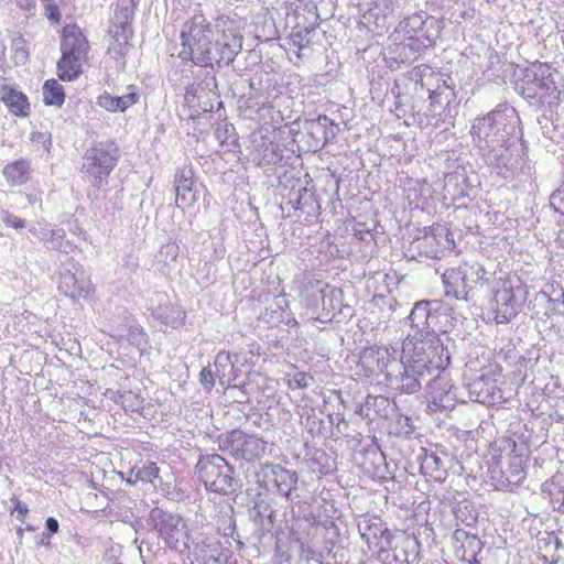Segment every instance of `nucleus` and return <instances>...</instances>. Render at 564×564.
I'll list each match as a JSON object with an SVG mask.
<instances>
[{
  "instance_id": "obj_44",
  "label": "nucleus",
  "mask_w": 564,
  "mask_h": 564,
  "mask_svg": "<svg viewBox=\"0 0 564 564\" xmlns=\"http://www.w3.org/2000/svg\"><path fill=\"white\" fill-rule=\"evenodd\" d=\"M315 127L323 130L324 143L333 142L339 131L338 124L325 115L318 116Z\"/></svg>"
},
{
  "instance_id": "obj_62",
  "label": "nucleus",
  "mask_w": 564,
  "mask_h": 564,
  "mask_svg": "<svg viewBox=\"0 0 564 564\" xmlns=\"http://www.w3.org/2000/svg\"><path fill=\"white\" fill-rule=\"evenodd\" d=\"M20 9L24 11H32L35 8V0H15Z\"/></svg>"
},
{
  "instance_id": "obj_8",
  "label": "nucleus",
  "mask_w": 564,
  "mask_h": 564,
  "mask_svg": "<svg viewBox=\"0 0 564 564\" xmlns=\"http://www.w3.org/2000/svg\"><path fill=\"white\" fill-rule=\"evenodd\" d=\"M399 26L406 35L403 50H409L412 54L433 46L441 33L437 20L423 11L408 17Z\"/></svg>"
},
{
  "instance_id": "obj_17",
  "label": "nucleus",
  "mask_w": 564,
  "mask_h": 564,
  "mask_svg": "<svg viewBox=\"0 0 564 564\" xmlns=\"http://www.w3.org/2000/svg\"><path fill=\"white\" fill-rule=\"evenodd\" d=\"M442 282L445 286V295L456 300L473 302L474 292L466 280L462 270V263L458 267L449 268L442 274Z\"/></svg>"
},
{
  "instance_id": "obj_56",
  "label": "nucleus",
  "mask_w": 564,
  "mask_h": 564,
  "mask_svg": "<svg viewBox=\"0 0 564 564\" xmlns=\"http://www.w3.org/2000/svg\"><path fill=\"white\" fill-rule=\"evenodd\" d=\"M308 33L310 30L307 28L293 32L291 35L292 44L296 46L300 51L303 50L305 47V45L303 44V40Z\"/></svg>"
},
{
  "instance_id": "obj_48",
  "label": "nucleus",
  "mask_w": 564,
  "mask_h": 564,
  "mask_svg": "<svg viewBox=\"0 0 564 564\" xmlns=\"http://www.w3.org/2000/svg\"><path fill=\"white\" fill-rule=\"evenodd\" d=\"M160 468L155 463L149 462L135 471V479L142 482H154V479L159 477Z\"/></svg>"
},
{
  "instance_id": "obj_6",
  "label": "nucleus",
  "mask_w": 564,
  "mask_h": 564,
  "mask_svg": "<svg viewBox=\"0 0 564 564\" xmlns=\"http://www.w3.org/2000/svg\"><path fill=\"white\" fill-rule=\"evenodd\" d=\"M301 294L305 299L306 305L312 308H317L321 300L322 310L317 319L322 323H343L350 319L355 314L354 308L344 303L343 290L330 286L322 280L308 278Z\"/></svg>"
},
{
  "instance_id": "obj_5",
  "label": "nucleus",
  "mask_w": 564,
  "mask_h": 564,
  "mask_svg": "<svg viewBox=\"0 0 564 564\" xmlns=\"http://www.w3.org/2000/svg\"><path fill=\"white\" fill-rule=\"evenodd\" d=\"M445 339L447 344L437 335L424 337L409 335L402 344V357L433 376L444 370L451 361L448 344H452V340L448 337Z\"/></svg>"
},
{
  "instance_id": "obj_45",
  "label": "nucleus",
  "mask_w": 564,
  "mask_h": 564,
  "mask_svg": "<svg viewBox=\"0 0 564 564\" xmlns=\"http://www.w3.org/2000/svg\"><path fill=\"white\" fill-rule=\"evenodd\" d=\"M550 207L557 215L556 223L564 227V185H560L550 195Z\"/></svg>"
},
{
  "instance_id": "obj_38",
  "label": "nucleus",
  "mask_w": 564,
  "mask_h": 564,
  "mask_svg": "<svg viewBox=\"0 0 564 564\" xmlns=\"http://www.w3.org/2000/svg\"><path fill=\"white\" fill-rule=\"evenodd\" d=\"M217 87L215 76H208L200 83H193L186 88L185 98L194 102V98L200 99L207 97L210 91Z\"/></svg>"
},
{
  "instance_id": "obj_12",
  "label": "nucleus",
  "mask_w": 564,
  "mask_h": 564,
  "mask_svg": "<svg viewBox=\"0 0 564 564\" xmlns=\"http://www.w3.org/2000/svg\"><path fill=\"white\" fill-rule=\"evenodd\" d=\"M151 520L167 547L180 553L188 549L187 525L181 516L154 509L151 511Z\"/></svg>"
},
{
  "instance_id": "obj_37",
  "label": "nucleus",
  "mask_w": 564,
  "mask_h": 564,
  "mask_svg": "<svg viewBox=\"0 0 564 564\" xmlns=\"http://www.w3.org/2000/svg\"><path fill=\"white\" fill-rule=\"evenodd\" d=\"M43 100L47 106L61 107L65 101L63 86L56 79H48L43 86Z\"/></svg>"
},
{
  "instance_id": "obj_47",
  "label": "nucleus",
  "mask_w": 564,
  "mask_h": 564,
  "mask_svg": "<svg viewBox=\"0 0 564 564\" xmlns=\"http://www.w3.org/2000/svg\"><path fill=\"white\" fill-rule=\"evenodd\" d=\"M263 77H253L249 80V88H250V98H263L268 99L270 97V94L268 89L271 87V80L269 76L265 78V83L268 84L267 87L263 86Z\"/></svg>"
},
{
  "instance_id": "obj_57",
  "label": "nucleus",
  "mask_w": 564,
  "mask_h": 564,
  "mask_svg": "<svg viewBox=\"0 0 564 564\" xmlns=\"http://www.w3.org/2000/svg\"><path fill=\"white\" fill-rule=\"evenodd\" d=\"M12 46L14 48L15 57L17 58H19L20 61H25L28 58L29 52L24 47V40L23 39H15V40H13Z\"/></svg>"
},
{
  "instance_id": "obj_18",
  "label": "nucleus",
  "mask_w": 564,
  "mask_h": 564,
  "mask_svg": "<svg viewBox=\"0 0 564 564\" xmlns=\"http://www.w3.org/2000/svg\"><path fill=\"white\" fill-rule=\"evenodd\" d=\"M194 172L192 167H178L174 174V187L176 193L175 203L178 207H191L196 200V191L194 189Z\"/></svg>"
},
{
  "instance_id": "obj_35",
  "label": "nucleus",
  "mask_w": 564,
  "mask_h": 564,
  "mask_svg": "<svg viewBox=\"0 0 564 564\" xmlns=\"http://www.w3.org/2000/svg\"><path fill=\"white\" fill-rule=\"evenodd\" d=\"M426 89L430 93L431 111L433 112H437L443 107L444 100L449 104L454 97L452 87L445 80H443V85H437L434 89L430 86Z\"/></svg>"
},
{
  "instance_id": "obj_30",
  "label": "nucleus",
  "mask_w": 564,
  "mask_h": 564,
  "mask_svg": "<svg viewBox=\"0 0 564 564\" xmlns=\"http://www.w3.org/2000/svg\"><path fill=\"white\" fill-rule=\"evenodd\" d=\"M30 232L42 240L47 249L67 253L68 248L72 247L70 242L66 239L65 230L62 228L52 230H37L36 228H32Z\"/></svg>"
},
{
  "instance_id": "obj_23",
  "label": "nucleus",
  "mask_w": 564,
  "mask_h": 564,
  "mask_svg": "<svg viewBox=\"0 0 564 564\" xmlns=\"http://www.w3.org/2000/svg\"><path fill=\"white\" fill-rule=\"evenodd\" d=\"M437 304L433 300L417 301L410 312L409 319L412 329L415 330L416 337L429 336V325L433 322L430 318L433 306Z\"/></svg>"
},
{
  "instance_id": "obj_26",
  "label": "nucleus",
  "mask_w": 564,
  "mask_h": 564,
  "mask_svg": "<svg viewBox=\"0 0 564 564\" xmlns=\"http://www.w3.org/2000/svg\"><path fill=\"white\" fill-rule=\"evenodd\" d=\"M149 310L153 318L173 328L181 326L185 319V312L180 306H174L167 301L165 303L160 302L158 306H150Z\"/></svg>"
},
{
  "instance_id": "obj_42",
  "label": "nucleus",
  "mask_w": 564,
  "mask_h": 564,
  "mask_svg": "<svg viewBox=\"0 0 564 564\" xmlns=\"http://www.w3.org/2000/svg\"><path fill=\"white\" fill-rule=\"evenodd\" d=\"M238 360V355H230L226 351H220L216 355L215 358V368L216 373L221 379L223 377H226L227 375H230L234 370L235 362Z\"/></svg>"
},
{
  "instance_id": "obj_43",
  "label": "nucleus",
  "mask_w": 564,
  "mask_h": 564,
  "mask_svg": "<svg viewBox=\"0 0 564 564\" xmlns=\"http://www.w3.org/2000/svg\"><path fill=\"white\" fill-rule=\"evenodd\" d=\"M457 389L445 393L441 398H437L436 401H431L429 408L432 410H441V411H449L453 410L458 401L465 402L462 397H458Z\"/></svg>"
},
{
  "instance_id": "obj_60",
  "label": "nucleus",
  "mask_w": 564,
  "mask_h": 564,
  "mask_svg": "<svg viewBox=\"0 0 564 564\" xmlns=\"http://www.w3.org/2000/svg\"><path fill=\"white\" fill-rule=\"evenodd\" d=\"M14 511L18 512V519L23 521L25 516L29 512V508L25 503L21 502L19 499L14 500Z\"/></svg>"
},
{
  "instance_id": "obj_7",
  "label": "nucleus",
  "mask_w": 564,
  "mask_h": 564,
  "mask_svg": "<svg viewBox=\"0 0 564 564\" xmlns=\"http://www.w3.org/2000/svg\"><path fill=\"white\" fill-rule=\"evenodd\" d=\"M195 468L198 479L208 491L224 496L236 491L237 480L234 478V466L219 454L199 456Z\"/></svg>"
},
{
  "instance_id": "obj_29",
  "label": "nucleus",
  "mask_w": 564,
  "mask_h": 564,
  "mask_svg": "<svg viewBox=\"0 0 564 564\" xmlns=\"http://www.w3.org/2000/svg\"><path fill=\"white\" fill-rule=\"evenodd\" d=\"M2 174L11 186L25 184L31 178V162L26 159H19L8 163Z\"/></svg>"
},
{
  "instance_id": "obj_58",
  "label": "nucleus",
  "mask_w": 564,
  "mask_h": 564,
  "mask_svg": "<svg viewBox=\"0 0 564 564\" xmlns=\"http://www.w3.org/2000/svg\"><path fill=\"white\" fill-rule=\"evenodd\" d=\"M402 423L401 430L398 432L404 436H410L414 432L412 420L408 416L400 417L399 424Z\"/></svg>"
},
{
  "instance_id": "obj_20",
  "label": "nucleus",
  "mask_w": 564,
  "mask_h": 564,
  "mask_svg": "<svg viewBox=\"0 0 564 564\" xmlns=\"http://www.w3.org/2000/svg\"><path fill=\"white\" fill-rule=\"evenodd\" d=\"M0 100L8 107L11 113L18 117L30 115V102L28 97L7 79L0 80Z\"/></svg>"
},
{
  "instance_id": "obj_11",
  "label": "nucleus",
  "mask_w": 564,
  "mask_h": 564,
  "mask_svg": "<svg viewBox=\"0 0 564 564\" xmlns=\"http://www.w3.org/2000/svg\"><path fill=\"white\" fill-rule=\"evenodd\" d=\"M217 444L223 453L247 462L260 458L267 449V442L240 430L221 433L217 437Z\"/></svg>"
},
{
  "instance_id": "obj_22",
  "label": "nucleus",
  "mask_w": 564,
  "mask_h": 564,
  "mask_svg": "<svg viewBox=\"0 0 564 564\" xmlns=\"http://www.w3.org/2000/svg\"><path fill=\"white\" fill-rule=\"evenodd\" d=\"M377 369L384 375L386 381L389 382L393 378V373L402 368V354L393 346L378 347L375 352Z\"/></svg>"
},
{
  "instance_id": "obj_25",
  "label": "nucleus",
  "mask_w": 564,
  "mask_h": 564,
  "mask_svg": "<svg viewBox=\"0 0 564 564\" xmlns=\"http://www.w3.org/2000/svg\"><path fill=\"white\" fill-rule=\"evenodd\" d=\"M437 304L433 306L430 318H433L429 325V336L436 333H447L454 326V310L442 300H434Z\"/></svg>"
},
{
  "instance_id": "obj_31",
  "label": "nucleus",
  "mask_w": 564,
  "mask_h": 564,
  "mask_svg": "<svg viewBox=\"0 0 564 564\" xmlns=\"http://www.w3.org/2000/svg\"><path fill=\"white\" fill-rule=\"evenodd\" d=\"M542 134L555 144L564 143V123L551 116L543 115L538 119Z\"/></svg>"
},
{
  "instance_id": "obj_52",
  "label": "nucleus",
  "mask_w": 564,
  "mask_h": 564,
  "mask_svg": "<svg viewBox=\"0 0 564 564\" xmlns=\"http://www.w3.org/2000/svg\"><path fill=\"white\" fill-rule=\"evenodd\" d=\"M401 4V0H373L375 9L378 10V14L387 17L395 11Z\"/></svg>"
},
{
  "instance_id": "obj_39",
  "label": "nucleus",
  "mask_w": 564,
  "mask_h": 564,
  "mask_svg": "<svg viewBox=\"0 0 564 564\" xmlns=\"http://www.w3.org/2000/svg\"><path fill=\"white\" fill-rule=\"evenodd\" d=\"M426 387L429 388L431 401H436L437 398L455 389L447 377L441 376L440 372H435L431 376V380H429Z\"/></svg>"
},
{
  "instance_id": "obj_3",
  "label": "nucleus",
  "mask_w": 564,
  "mask_h": 564,
  "mask_svg": "<svg viewBox=\"0 0 564 564\" xmlns=\"http://www.w3.org/2000/svg\"><path fill=\"white\" fill-rule=\"evenodd\" d=\"M513 77L514 90L531 106L552 107L558 104L562 91L547 64L536 61L525 67H517Z\"/></svg>"
},
{
  "instance_id": "obj_15",
  "label": "nucleus",
  "mask_w": 564,
  "mask_h": 564,
  "mask_svg": "<svg viewBox=\"0 0 564 564\" xmlns=\"http://www.w3.org/2000/svg\"><path fill=\"white\" fill-rule=\"evenodd\" d=\"M470 401L486 405H499L507 401L503 391L491 375H481L467 384Z\"/></svg>"
},
{
  "instance_id": "obj_41",
  "label": "nucleus",
  "mask_w": 564,
  "mask_h": 564,
  "mask_svg": "<svg viewBox=\"0 0 564 564\" xmlns=\"http://www.w3.org/2000/svg\"><path fill=\"white\" fill-rule=\"evenodd\" d=\"M256 159L259 161V164L262 166L265 165H275L281 162L283 159L282 150L278 144L270 142L262 150L257 151Z\"/></svg>"
},
{
  "instance_id": "obj_16",
  "label": "nucleus",
  "mask_w": 564,
  "mask_h": 564,
  "mask_svg": "<svg viewBox=\"0 0 564 564\" xmlns=\"http://www.w3.org/2000/svg\"><path fill=\"white\" fill-rule=\"evenodd\" d=\"M275 500L269 497H261L254 500V505L250 510V517L258 527L260 536L272 533L276 522Z\"/></svg>"
},
{
  "instance_id": "obj_64",
  "label": "nucleus",
  "mask_w": 564,
  "mask_h": 564,
  "mask_svg": "<svg viewBox=\"0 0 564 564\" xmlns=\"http://www.w3.org/2000/svg\"><path fill=\"white\" fill-rule=\"evenodd\" d=\"M403 555H404V562H406V564H417L419 552H413L412 556L410 557L408 552L405 550H403Z\"/></svg>"
},
{
  "instance_id": "obj_61",
  "label": "nucleus",
  "mask_w": 564,
  "mask_h": 564,
  "mask_svg": "<svg viewBox=\"0 0 564 564\" xmlns=\"http://www.w3.org/2000/svg\"><path fill=\"white\" fill-rule=\"evenodd\" d=\"M45 529L46 533L51 535L57 533L59 529L58 521L54 517H48L45 521Z\"/></svg>"
},
{
  "instance_id": "obj_19",
  "label": "nucleus",
  "mask_w": 564,
  "mask_h": 564,
  "mask_svg": "<svg viewBox=\"0 0 564 564\" xmlns=\"http://www.w3.org/2000/svg\"><path fill=\"white\" fill-rule=\"evenodd\" d=\"M88 50V41L77 26L73 25L64 29L61 42V52L64 55L85 61Z\"/></svg>"
},
{
  "instance_id": "obj_33",
  "label": "nucleus",
  "mask_w": 564,
  "mask_h": 564,
  "mask_svg": "<svg viewBox=\"0 0 564 564\" xmlns=\"http://www.w3.org/2000/svg\"><path fill=\"white\" fill-rule=\"evenodd\" d=\"M180 248L175 242H169L161 247L159 252L155 256L158 261L159 270L162 274H170L171 270L174 267V262L178 257Z\"/></svg>"
},
{
  "instance_id": "obj_2",
  "label": "nucleus",
  "mask_w": 564,
  "mask_h": 564,
  "mask_svg": "<svg viewBox=\"0 0 564 564\" xmlns=\"http://www.w3.org/2000/svg\"><path fill=\"white\" fill-rule=\"evenodd\" d=\"M215 30L217 39L213 43L212 25L203 13L186 20L181 31L180 57L204 67L231 64L242 48V35L226 15L216 19Z\"/></svg>"
},
{
  "instance_id": "obj_63",
  "label": "nucleus",
  "mask_w": 564,
  "mask_h": 564,
  "mask_svg": "<svg viewBox=\"0 0 564 564\" xmlns=\"http://www.w3.org/2000/svg\"><path fill=\"white\" fill-rule=\"evenodd\" d=\"M446 230L438 226L437 228L433 229V232H432V236H426L425 237V243H429V242H433L436 238V236H442Z\"/></svg>"
},
{
  "instance_id": "obj_4",
  "label": "nucleus",
  "mask_w": 564,
  "mask_h": 564,
  "mask_svg": "<svg viewBox=\"0 0 564 564\" xmlns=\"http://www.w3.org/2000/svg\"><path fill=\"white\" fill-rule=\"evenodd\" d=\"M528 286L517 276H499L488 292V308L496 324L511 323L528 300Z\"/></svg>"
},
{
  "instance_id": "obj_1",
  "label": "nucleus",
  "mask_w": 564,
  "mask_h": 564,
  "mask_svg": "<svg viewBox=\"0 0 564 564\" xmlns=\"http://www.w3.org/2000/svg\"><path fill=\"white\" fill-rule=\"evenodd\" d=\"M517 109L499 104L473 122L470 134L486 163L505 180L512 178L520 166L517 141L522 135Z\"/></svg>"
},
{
  "instance_id": "obj_51",
  "label": "nucleus",
  "mask_w": 564,
  "mask_h": 564,
  "mask_svg": "<svg viewBox=\"0 0 564 564\" xmlns=\"http://www.w3.org/2000/svg\"><path fill=\"white\" fill-rule=\"evenodd\" d=\"M312 202L313 193L306 187L300 188L296 197H290V203L293 204L295 209H302L304 206L310 205Z\"/></svg>"
},
{
  "instance_id": "obj_50",
  "label": "nucleus",
  "mask_w": 564,
  "mask_h": 564,
  "mask_svg": "<svg viewBox=\"0 0 564 564\" xmlns=\"http://www.w3.org/2000/svg\"><path fill=\"white\" fill-rule=\"evenodd\" d=\"M434 75V72L433 69L425 65V64H422V65H419V66H415L411 73H410V78L415 82V84H420L423 87H426L427 88V84L424 83V78L426 76H433Z\"/></svg>"
},
{
  "instance_id": "obj_13",
  "label": "nucleus",
  "mask_w": 564,
  "mask_h": 564,
  "mask_svg": "<svg viewBox=\"0 0 564 564\" xmlns=\"http://www.w3.org/2000/svg\"><path fill=\"white\" fill-rule=\"evenodd\" d=\"M58 290L65 296L76 300L86 299L93 289L84 268L69 259L61 267Z\"/></svg>"
},
{
  "instance_id": "obj_49",
  "label": "nucleus",
  "mask_w": 564,
  "mask_h": 564,
  "mask_svg": "<svg viewBox=\"0 0 564 564\" xmlns=\"http://www.w3.org/2000/svg\"><path fill=\"white\" fill-rule=\"evenodd\" d=\"M314 381L311 373L297 371L289 379V387L291 389H304L310 387Z\"/></svg>"
},
{
  "instance_id": "obj_9",
  "label": "nucleus",
  "mask_w": 564,
  "mask_h": 564,
  "mask_svg": "<svg viewBox=\"0 0 564 564\" xmlns=\"http://www.w3.org/2000/svg\"><path fill=\"white\" fill-rule=\"evenodd\" d=\"M119 158V148L113 141L99 142L86 151L83 171L93 178L94 186H100L107 183Z\"/></svg>"
},
{
  "instance_id": "obj_21",
  "label": "nucleus",
  "mask_w": 564,
  "mask_h": 564,
  "mask_svg": "<svg viewBox=\"0 0 564 564\" xmlns=\"http://www.w3.org/2000/svg\"><path fill=\"white\" fill-rule=\"evenodd\" d=\"M462 270L466 275V280L470 285L471 292H474V299L476 297L477 292L485 286L489 292L492 281L498 279L494 271H490L484 264L478 262H463Z\"/></svg>"
},
{
  "instance_id": "obj_46",
  "label": "nucleus",
  "mask_w": 564,
  "mask_h": 564,
  "mask_svg": "<svg viewBox=\"0 0 564 564\" xmlns=\"http://www.w3.org/2000/svg\"><path fill=\"white\" fill-rule=\"evenodd\" d=\"M128 341L141 352L147 348L148 335L140 325H131L127 334Z\"/></svg>"
},
{
  "instance_id": "obj_36",
  "label": "nucleus",
  "mask_w": 564,
  "mask_h": 564,
  "mask_svg": "<svg viewBox=\"0 0 564 564\" xmlns=\"http://www.w3.org/2000/svg\"><path fill=\"white\" fill-rule=\"evenodd\" d=\"M539 296L547 302L546 313L552 315L564 316V291L561 288H553L552 292L541 291Z\"/></svg>"
},
{
  "instance_id": "obj_40",
  "label": "nucleus",
  "mask_w": 564,
  "mask_h": 564,
  "mask_svg": "<svg viewBox=\"0 0 564 564\" xmlns=\"http://www.w3.org/2000/svg\"><path fill=\"white\" fill-rule=\"evenodd\" d=\"M217 529L224 536L234 539L239 549H242L243 542L241 541L240 535L237 533L236 521L232 517V509H230V512H225L219 517Z\"/></svg>"
},
{
  "instance_id": "obj_55",
  "label": "nucleus",
  "mask_w": 564,
  "mask_h": 564,
  "mask_svg": "<svg viewBox=\"0 0 564 564\" xmlns=\"http://www.w3.org/2000/svg\"><path fill=\"white\" fill-rule=\"evenodd\" d=\"M199 382L206 391H210L215 384L214 373L210 368H203L199 372Z\"/></svg>"
},
{
  "instance_id": "obj_59",
  "label": "nucleus",
  "mask_w": 564,
  "mask_h": 564,
  "mask_svg": "<svg viewBox=\"0 0 564 564\" xmlns=\"http://www.w3.org/2000/svg\"><path fill=\"white\" fill-rule=\"evenodd\" d=\"M45 9L47 19L54 23H58L61 20V12L57 6L47 3Z\"/></svg>"
},
{
  "instance_id": "obj_10",
  "label": "nucleus",
  "mask_w": 564,
  "mask_h": 564,
  "mask_svg": "<svg viewBox=\"0 0 564 564\" xmlns=\"http://www.w3.org/2000/svg\"><path fill=\"white\" fill-rule=\"evenodd\" d=\"M254 481L267 491L276 492L291 502H299V496L294 495L299 475L294 470H289L278 464H262L254 473Z\"/></svg>"
},
{
  "instance_id": "obj_34",
  "label": "nucleus",
  "mask_w": 564,
  "mask_h": 564,
  "mask_svg": "<svg viewBox=\"0 0 564 564\" xmlns=\"http://www.w3.org/2000/svg\"><path fill=\"white\" fill-rule=\"evenodd\" d=\"M109 32L115 40L110 50L119 56H124L127 53L129 39L131 36V30L128 25V22H121L119 25L115 24L113 29H110Z\"/></svg>"
},
{
  "instance_id": "obj_27",
  "label": "nucleus",
  "mask_w": 564,
  "mask_h": 564,
  "mask_svg": "<svg viewBox=\"0 0 564 564\" xmlns=\"http://www.w3.org/2000/svg\"><path fill=\"white\" fill-rule=\"evenodd\" d=\"M139 95L130 91L122 96H112L105 91L97 98V105L109 112H124L128 108L137 104Z\"/></svg>"
},
{
  "instance_id": "obj_28",
  "label": "nucleus",
  "mask_w": 564,
  "mask_h": 564,
  "mask_svg": "<svg viewBox=\"0 0 564 564\" xmlns=\"http://www.w3.org/2000/svg\"><path fill=\"white\" fill-rule=\"evenodd\" d=\"M525 479V471L522 465V459L518 456H512L506 469L501 470V478L499 479L500 488H509L513 490L518 488Z\"/></svg>"
},
{
  "instance_id": "obj_24",
  "label": "nucleus",
  "mask_w": 564,
  "mask_h": 564,
  "mask_svg": "<svg viewBox=\"0 0 564 564\" xmlns=\"http://www.w3.org/2000/svg\"><path fill=\"white\" fill-rule=\"evenodd\" d=\"M448 456L443 453L441 456L435 451H424V455L421 458V470L422 473L434 479L435 481L443 482L447 476L446 460Z\"/></svg>"
},
{
  "instance_id": "obj_54",
  "label": "nucleus",
  "mask_w": 564,
  "mask_h": 564,
  "mask_svg": "<svg viewBox=\"0 0 564 564\" xmlns=\"http://www.w3.org/2000/svg\"><path fill=\"white\" fill-rule=\"evenodd\" d=\"M458 534L465 535V542L471 549L473 557L475 558L477 552H479L481 550V542H480V540L476 535H470V534L466 533L465 531H462V532L456 531L457 540L459 539Z\"/></svg>"
},
{
  "instance_id": "obj_32",
  "label": "nucleus",
  "mask_w": 564,
  "mask_h": 564,
  "mask_svg": "<svg viewBox=\"0 0 564 564\" xmlns=\"http://www.w3.org/2000/svg\"><path fill=\"white\" fill-rule=\"evenodd\" d=\"M83 59L76 58L69 55L62 56L57 62V74L62 80H74L76 79L83 72L82 69Z\"/></svg>"
},
{
  "instance_id": "obj_53",
  "label": "nucleus",
  "mask_w": 564,
  "mask_h": 564,
  "mask_svg": "<svg viewBox=\"0 0 564 564\" xmlns=\"http://www.w3.org/2000/svg\"><path fill=\"white\" fill-rule=\"evenodd\" d=\"M1 220L6 224L7 227H12L15 229H21L25 227V220L9 213L3 212L1 216Z\"/></svg>"
},
{
  "instance_id": "obj_14",
  "label": "nucleus",
  "mask_w": 564,
  "mask_h": 564,
  "mask_svg": "<svg viewBox=\"0 0 564 564\" xmlns=\"http://www.w3.org/2000/svg\"><path fill=\"white\" fill-rule=\"evenodd\" d=\"M431 376L422 370V367L415 366L402 357V368L393 373L389 386L399 390L401 393L414 394L419 392L423 384L429 383Z\"/></svg>"
}]
</instances>
